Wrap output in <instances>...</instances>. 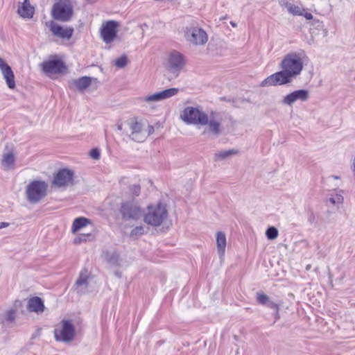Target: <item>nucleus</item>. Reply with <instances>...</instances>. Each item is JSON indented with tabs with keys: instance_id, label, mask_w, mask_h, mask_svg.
<instances>
[{
	"instance_id": "obj_1",
	"label": "nucleus",
	"mask_w": 355,
	"mask_h": 355,
	"mask_svg": "<svg viewBox=\"0 0 355 355\" xmlns=\"http://www.w3.org/2000/svg\"><path fill=\"white\" fill-rule=\"evenodd\" d=\"M306 58V55L303 50L287 53L281 62L282 71L267 77L261 82V86L282 85L291 83L294 78L301 73Z\"/></svg>"
},
{
	"instance_id": "obj_2",
	"label": "nucleus",
	"mask_w": 355,
	"mask_h": 355,
	"mask_svg": "<svg viewBox=\"0 0 355 355\" xmlns=\"http://www.w3.org/2000/svg\"><path fill=\"white\" fill-rule=\"evenodd\" d=\"M167 217L166 205L162 202L148 205L143 214L144 223L155 227H159Z\"/></svg>"
},
{
	"instance_id": "obj_3",
	"label": "nucleus",
	"mask_w": 355,
	"mask_h": 355,
	"mask_svg": "<svg viewBox=\"0 0 355 355\" xmlns=\"http://www.w3.org/2000/svg\"><path fill=\"white\" fill-rule=\"evenodd\" d=\"M120 213L123 221L131 226L140 220L144 214L140 205L135 200L123 202L121 205Z\"/></svg>"
},
{
	"instance_id": "obj_4",
	"label": "nucleus",
	"mask_w": 355,
	"mask_h": 355,
	"mask_svg": "<svg viewBox=\"0 0 355 355\" xmlns=\"http://www.w3.org/2000/svg\"><path fill=\"white\" fill-rule=\"evenodd\" d=\"M56 341L71 343L76 335L75 327L71 320H62L53 331Z\"/></svg>"
},
{
	"instance_id": "obj_5",
	"label": "nucleus",
	"mask_w": 355,
	"mask_h": 355,
	"mask_svg": "<svg viewBox=\"0 0 355 355\" xmlns=\"http://www.w3.org/2000/svg\"><path fill=\"white\" fill-rule=\"evenodd\" d=\"M167 72L176 78L186 64L184 56L177 51H172L168 55L165 62Z\"/></svg>"
},
{
	"instance_id": "obj_6",
	"label": "nucleus",
	"mask_w": 355,
	"mask_h": 355,
	"mask_svg": "<svg viewBox=\"0 0 355 355\" xmlns=\"http://www.w3.org/2000/svg\"><path fill=\"white\" fill-rule=\"evenodd\" d=\"M185 40L196 46L205 45L208 41V35L205 31L198 25L191 24L184 31Z\"/></svg>"
},
{
	"instance_id": "obj_7",
	"label": "nucleus",
	"mask_w": 355,
	"mask_h": 355,
	"mask_svg": "<svg viewBox=\"0 0 355 355\" xmlns=\"http://www.w3.org/2000/svg\"><path fill=\"white\" fill-rule=\"evenodd\" d=\"M180 119L187 124L201 125L207 119V113L198 107H187L180 114Z\"/></svg>"
},
{
	"instance_id": "obj_8",
	"label": "nucleus",
	"mask_w": 355,
	"mask_h": 355,
	"mask_svg": "<svg viewBox=\"0 0 355 355\" xmlns=\"http://www.w3.org/2000/svg\"><path fill=\"white\" fill-rule=\"evenodd\" d=\"M205 122L200 125L206 126L202 135L211 134L214 136H218L222 132L223 119L220 113L211 112L209 114H207Z\"/></svg>"
},
{
	"instance_id": "obj_9",
	"label": "nucleus",
	"mask_w": 355,
	"mask_h": 355,
	"mask_svg": "<svg viewBox=\"0 0 355 355\" xmlns=\"http://www.w3.org/2000/svg\"><path fill=\"white\" fill-rule=\"evenodd\" d=\"M75 172L69 168H64L58 171L54 175L52 184L59 189H65L74 184Z\"/></svg>"
},
{
	"instance_id": "obj_10",
	"label": "nucleus",
	"mask_w": 355,
	"mask_h": 355,
	"mask_svg": "<svg viewBox=\"0 0 355 355\" xmlns=\"http://www.w3.org/2000/svg\"><path fill=\"white\" fill-rule=\"evenodd\" d=\"M127 124L130 132L127 134L132 140L142 142L147 138L145 121L132 119L128 121Z\"/></svg>"
},
{
	"instance_id": "obj_11",
	"label": "nucleus",
	"mask_w": 355,
	"mask_h": 355,
	"mask_svg": "<svg viewBox=\"0 0 355 355\" xmlns=\"http://www.w3.org/2000/svg\"><path fill=\"white\" fill-rule=\"evenodd\" d=\"M47 184L43 181H33L27 187V198L31 202H38L46 194Z\"/></svg>"
},
{
	"instance_id": "obj_12",
	"label": "nucleus",
	"mask_w": 355,
	"mask_h": 355,
	"mask_svg": "<svg viewBox=\"0 0 355 355\" xmlns=\"http://www.w3.org/2000/svg\"><path fill=\"white\" fill-rule=\"evenodd\" d=\"M73 10L68 0H60L53 5L52 16L55 19L67 21L72 15Z\"/></svg>"
},
{
	"instance_id": "obj_13",
	"label": "nucleus",
	"mask_w": 355,
	"mask_h": 355,
	"mask_svg": "<svg viewBox=\"0 0 355 355\" xmlns=\"http://www.w3.org/2000/svg\"><path fill=\"white\" fill-rule=\"evenodd\" d=\"M119 26V22L114 20H109L103 23L100 31L103 41L106 44L112 42L116 37Z\"/></svg>"
},
{
	"instance_id": "obj_14",
	"label": "nucleus",
	"mask_w": 355,
	"mask_h": 355,
	"mask_svg": "<svg viewBox=\"0 0 355 355\" xmlns=\"http://www.w3.org/2000/svg\"><path fill=\"white\" fill-rule=\"evenodd\" d=\"M179 92V89L173 87L169 88L159 92H156L148 96H145L141 98V101L143 102H146L148 103L158 102L161 101H164L168 98H170Z\"/></svg>"
},
{
	"instance_id": "obj_15",
	"label": "nucleus",
	"mask_w": 355,
	"mask_h": 355,
	"mask_svg": "<svg viewBox=\"0 0 355 355\" xmlns=\"http://www.w3.org/2000/svg\"><path fill=\"white\" fill-rule=\"evenodd\" d=\"M310 97L309 92L306 89L295 90L285 96L282 103L284 105L291 106L297 101H306Z\"/></svg>"
},
{
	"instance_id": "obj_16",
	"label": "nucleus",
	"mask_w": 355,
	"mask_h": 355,
	"mask_svg": "<svg viewBox=\"0 0 355 355\" xmlns=\"http://www.w3.org/2000/svg\"><path fill=\"white\" fill-rule=\"evenodd\" d=\"M49 26L54 36L62 39L69 40L73 33V28L62 26L53 21L49 23Z\"/></svg>"
},
{
	"instance_id": "obj_17",
	"label": "nucleus",
	"mask_w": 355,
	"mask_h": 355,
	"mask_svg": "<svg viewBox=\"0 0 355 355\" xmlns=\"http://www.w3.org/2000/svg\"><path fill=\"white\" fill-rule=\"evenodd\" d=\"M43 71L48 76L62 73L64 71L65 66L61 60H50L42 64Z\"/></svg>"
},
{
	"instance_id": "obj_18",
	"label": "nucleus",
	"mask_w": 355,
	"mask_h": 355,
	"mask_svg": "<svg viewBox=\"0 0 355 355\" xmlns=\"http://www.w3.org/2000/svg\"><path fill=\"white\" fill-rule=\"evenodd\" d=\"M0 70L8 87L13 89L15 87L14 73L11 67L1 58H0Z\"/></svg>"
},
{
	"instance_id": "obj_19",
	"label": "nucleus",
	"mask_w": 355,
	"mask_h": 355,
	"mask_svg": "<svg viewBox=\"0 0 355 355\" xmlns=\"http://www.w3.org/2000/svg\"><path fill=\"white\" fill-rule=\"evenodd\" d=\"M88 278L89 273L87 270H82L74 285L75 290L78 293L83 294L86 292L88 287Z\"/></svg>"
},
{
	"instance_id": "obj_20",
	"label": "nucleus",
	"mask_w": 355,
	"mask_h": 355,
	"mask_svg": "<svg viewBox=\"0 0 355 355\" xmlns=\"http://www.w3.org/2000/svg\"><path fill=\"white\" fill-rule=\"evenodd\" d=\"M216 248L220 260L223 259L227 245L225 234L223 232H218L216 234Z\"/></svg>"
},
{
	"instance_id": "obj_21",
	"label": "nucleus",
	"mask_w": 355,
	"mask_h": 355,
	"mask_svg": "<svg viewBox=\"0 0 355 355\" xmlns=\"http://www.w3.org/2000/svg\"><path fill=\"white\" fill-rule=\"evenodd\" d=\"M28 309L30 311L41 313L44 310V305L40 297H34L28 300Z\"/></svg>"
},
{
	"instance_id": "obj_22",
	"label": "nucleus",
	"mask_w": 355,
	"mask_h": 355,
	"mask_svg": "<svg viewBox=\"0 0 355 355\" xmlns=\"http://www.w3.org/2000/svg\"><path fill=\"white\" fill-rule=\"evenodd\" d=\"M15 156L12 152L6 153L3 155L1 164L3 170L10 171L15 168Z\"/></svg>"
},
{
	"instance_id": "obj_23",
	"label": "nucleus",
	"mask_w": 355,
	"mask_h": 355,
	"mask_svg": "<svg viewBox=\"0 0 355 355\" xmlns=\"http://www.w3.org/2000/svg\"><path fill=\"white\" fill-rule=\"evenodd\" d=\"M17 12L24 18H31L33 17L34 8L31 6L29 0H24L19 6Z\"/></svg>"
},
{
	"instance_id": "obj_24",
	"label": "nucleus",
	"mask_w": 355,
	"mask_h": 355,
	"mask_svg": "<svg viewBox=\"0 0 355 355\" xmlns=\"http://www.w3.org/2000/svg\"><path fill=\"white\" fill-rule=\"evenodd\" d=\"M91 224V220L85 217H78L74 219L71 225V232L76 234L80 230Z\"/></svg>"
},
{
	"instance_id": "obj_25",
	"label": "nucleus",
	"mask_w": 355,
	"mask_h": 355,
	"mask_svg": "<svg viewBox=\"0 0 355 355\" xmlns=\"http://www.w3.org/2000/svg\"><path fill=\"white\" fill-rule=\"evenodd\" d=\"M73 85L79 90H83L87 88L92 83L90 77L83 76L78 79L73 80Z\"/></svg>"
},
{
	"instance_id": "obj_26",
	"label": "nucleus",
	"mask_w": 355,
	"mask_h": 355,
	"mask_svg": "<svg viewBox=\"0 0 355 355\" xmlns=\"http://www.w3.org/2000/svg\"><path fill=\"white\" fill-rule=\"evenodd\" d=\"M239 151L236 149H229L218 151L214 155L215 161H220L227 159L228 157L238 154Z\"/></svg>"
},
{
	"instance_id": "obj_27",
	"label": "nucleus",
	"mask_w": 355,
	"mask_h": 355,
	"mask_svg": "<svg viewBox=\"0 0 355 355\" xmlns=\"http://www.w3.org/2000/svg\"><path fill=\"white\" fill-rule=\"evenodd\" d=\"M285 6L290 14L296 16L302 15V12L304 10L303 7L291 3H286Z\"/></svg>"
},
{
	"instance_id": "obj_28",
	"label": "nucleus",
	"mask_w": 355,
	"mask_h": 355,
	"mask_svg": "<svg viewBox=\"0 0 355 355\" xmlns=\"http://www.w3.org/2000/svg\"><path fill=\"white\" fill-rule=\"evenodd\" d=\"M343 191H339L338 193H336L334 195H331L329 200L334 205H342L344 201V198L343 196Z\"/></svg>"
},
{
	"instance_id": "obj_29",
	"label": "nucleus",
	"mask_w": 355,
	"mask_h": 355,
	"mask_svg": "<svg viewBox=\"0 0 355 355\" xmlns=\"http://www.w3.org/2000/svg\"><path fill=\"white\" fill-rule=\"evenodd\" d=\"M16 311L14 309L7 310L0 315L1 320L3 321L12 322L15 318Z\"/></svg>"
},
{
	"instance_id": "obj_30",
	"label": "nucleus",
	"mask_w": 355,
	"mask_h": 355,
	"mask_svg": "<svg viewBox=\"0 0 355 355\" xmlns=\"http://www.w3.org/2000/svg\"><path fill=\"white\" fill-rule=\"evenodd\" d=\"M266 306L275 311V320H279L280 318L279 313L280 306L279 304H277L270 299V300L268 301V304Z\"/></svg>"
},
{
	"instance_id": "obj_31",
	"label": "nucleus",
	"mask_w": 355,
	"mask_h": 355,
	"mask_svg": "<svg viewBox=\"0 0 355 355\" xmlns=\"http://www.w3.org/2000/svg\"><path fill=\"white\" fill-rule=\"evenodd\" d=\"M145 232V227L141 225L133 228L130 233V236L136 238L144 234Z\"/></svg>"
},
{
	"instance_id": "obj_32",
	"label": "nucleus",
	"mask_w": 355,
	"mask_h": 355,
	"mask_svg": "<svg viewBox=\"0 0 355 355\" xmlns=\"http://www.w3.org/2000/svg\"><path fill=\"white\" fill-rule=\"evenodd\" d=\"M257 301L259 304L266 306L270 300L269 296L264 294L263 292L257 293Z\"/></svg>"
},
{
	"instance_id": "obj_33",
	"label": "nucleus",
	"mask_w": 355,
	"mask_h": 355,
	"mask_svg": "<svg viewBox=\"0 0 355 355\" xmlns=\"http://www.w3.org/2000/svg\"><path fill=\"white\" fill-rule=\"evenodd\" d=\"M267 238L270 240H273L278 236V230L275 227H270L266 232Z\"/></svg>"
},
{
	"instance_id": "obj_34",
	"label": "nucleus",
	"mask_w": 355,
	"mask_h": 355,
	"mask_svg": "<svg viewBox=\"0 0 355 355\" xmlns=\"http://www.w3.org/2000/svg\"><path fill=\"white\" fill-rule=\"evenodd\" d=\"M128 58L125 55H121L114 62V65L118 68H123L127 65Z\"/></svg>"
},
{
	"instance_id": "obj_35",
	"label": "nucleus",
	"mask_w": 355,
	"mask_h": 355,
	"mask_svg": "<svg viewBox=\"0 0 355 355\" xmlns=\"http://www.w3.org/2000/svg\"><path fill=\"white\" fill-rule=\"evenodd\" d=\"M129 191L130 193L134 196H139L141 191L140 186L138 184H133L130 186Z\"/></svg>"
},
{
	"instance_id": "obj_36",
	"label": "nucleus",
	"mask_w": 355,
	"mask_h": 355,
	"mask_svg": "<svg viewBox=\"0 0 355 355\" xmlns=\"http://www.w3.org/2000/svg\"><path fill=\"white\" fill-rule=\"evenodd\" d=\"M119 259V254L115 252H113V253H112L110 257L109 258H107V261L112 264H118Z\"/></svg>"
},
{
	"instance_id": "obj_37",
	"label": "nucleus",
	"mask_w": 355,
	"mask_h": 355,
	"mask_svg": "<svg viewBox=\"0 0 355 355\" xmlns=\"http://www.w3.org/2000/svg\"><path fill=\"white\" fill-rule=\"evenodd\" d=\"M89 155L90 157L94 159H96V160H98L99 159L100 157H101V154H100V152L98 149L96 148H94L92 149L90 153H89Z\"/></svg>"
},
{
	"instance_id": "obj_38",
	"label": "nucleus",
	"mask_w": 355,
	"mask_h": 355,
	"mask_svg": "<svg viewBox=\"0 0 355 355\" xmlns=\"http://www.w3.org/2000/svg\"><path fill=\"white\" fill-rule=\"evenodd\" d=\"M301 16H303L307 20H311L313 18V15L310 12H306V10L305 8H304Z\"/></svg>"
},
{
	"instance_id": "obj_39",
	"label": "nucleus",
	"mask_w": 355,
	"mask_h": 355,
	"mask_svg": "<svg viewBox=\"0 0 355 355\" xmlns=\"http://www.w3.org/2000/svg\"><path fill=\"white\" fill-rule=\"evenodd\" d=\"M146 132L147 133V137L154 132V128L146 123Z\"/></svg>"
},
{
	"instance_id": "obj_40",
	"label": "nucleus",
	"mask_w": 355,
	"mask_h": 355,
	"mask_svg": "<svg viewBox=\"0 0 355 355\" xmlns=\"http://www.w3.org/2000/svg\"><path fill=\"white\" fill-rule=\"evenodd\" d=\"M8 226H9V223H6V222L0 223V230L3 229V228H5V227H7Z\"/></svg>"
},
{
	"instance_id": "obj_41",
	"label": "nucleus",
	"mask_w": 355,
	"mask_h": 355,
	"mask_svg": "<svg viewBox=\"0 0 355 355\" xmlns=\"http://www.w3.org/2000/svg\"><path fill=\"white\" fill-rule=\"evenodd\" d=\"M81 241H82V239H81V238H76V239H74V240H73V243H74L75 244L80 243Z\"/></svg>"
},
{
	"instance_id": "obj_42",
	"label": "nucleus",
	"mask_w": 355,
	"mask_h": 355,
	"mask_svg": "<svg viewBox=\"0 0 355 355\" xmlns=\"http://www.w3.org/2000/svg\"><path fill=\"white\" fill-rule=\"evenodd\" d=\"M315 24H318V26H322V22L320 21L318 19L314 20L313 21Z\"/></svg>"
},
{
	"instance_id": "obj_43",
	"label": "nucleus",
	"mask_w": 355,
	"mask_h": 355,
	"mask_svg": "<svg viewBox=\"0 0 355 355\" xmlns=\"http://www.w3.org/2000/svg\"><path fill=\"white\" fill-rule=\"evenodd\" d=\"M117 129H118L119 130H122V125H121V124L118 125V126H117Z\"/></svg>"
},
{
	"instance_id": "obj_44",
	"label": "nucleus",
	"mask_w": 355,
	"mask_h": 355,
	"mask_svg": "<svg viewBox=\"0 0 355 355\" xmlns=\"http://www.w3.org/2000/svg\"><path fill=\"white\" fill-rule=\"evenodd\" d=\"M231 25L233 26V27H236V24L233 22V21H231L230 22Z\"/></svg>"
},
{
	"instance_id": "obj_45",
	"label": "nucleus",
	"mask_w": 355,
	"mask_h": 355,
	"mask_svg": "<svg viewBox=\"0 0 355 355\" xmlns=\"http://www.w3.org/2000/svg\"><path fill=\"white\" fill-rule=\"evenodd\" d=\"M332 178L334 179V180H338L340 179V178L337 175H333Z\"/></svg>"
},
{
	"instance_id": "obj_46",
	"label": "nucleus",
	"mask_w": 355,
	"mask_h": 355,
	"mask_svg": "<svg viewBox=\"0 0 355 355\" xmlns=\"http://www.w3.org/2000/svg\"><path fill=\"white\" fill-rule=\"evenodd\" d=\"M309 268H310V266H308L306 267V269L308 270V269H309Z\"/></svg>"
},
{
	"instance_id": "obj_47",
	"label": "nucleus",
	"mask_w": 355,
	"mask_h": 355,
	"mask_svg": "<svg viewBox=\"0 0 355 355\" xmlns=\"http://www.w3.org/2000/svg\"><path fill=\"white\" fill-rule=\"evenodd\" d=\"M87 1H89L90 0H87Z\"/></svg>"
}]
</instances>
